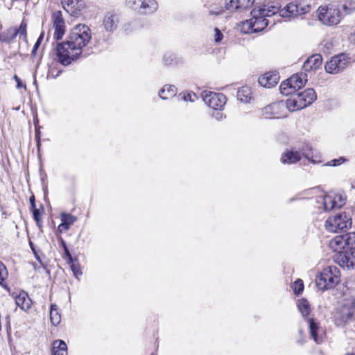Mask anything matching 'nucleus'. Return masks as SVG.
Returning a JSON list of instances; mask_svg holds the SVG:
<instances>
[{"label": "nucleus", "instance_id": "nucleus-1", "mask_svg": "<svg viewBox=\"0 0 355 355\" xmlns=\"http://www.w3.org/2000/svg\"><path fill=\"white\" fill-rule=\"evenodd\" d=\"M311 5L306 0H295L288 3L283 8L275 6H263L254 8L251 11L252 18L242 24V31L245 33H258L263 31L268 24L266 17L279 13V15L291 20L311 11Z\"/></svg>", "mask_w": 355, "mask_h": 355}, {"label": "nucleus", "instance_id": "nucleus-2", "mask_svg": "<svg viewBox=\"0 0 355 355\" xmlns=\"http://www.w3.org/2000/svg\"><path fill=\"white\" fill-rule=\"evenodd\" d=\"M91 38V31L87 26L78 24L73 27L67 40L57 45L56 56L58 62L64 66L71 64L79 57Z\"/></svg>", "mask_w": 355, "mask_h": 355}, {"label": "nucleus", "instance_id": "nucleus-3", "mask_svg": "<svg viewBox=\"0 0 355 355\" xmlns=\"http://www.w3.org/2000/svg\"><path fill=\"white\" fill-rule=\"evenodd\" d=\"M286 100V107L290 112L302 110L313 103L317 98L313 89L309 88L304 91L294 92Z\"/></svg>", "mask_w": 355, "mask_h": 355}, {"label": "nucleus", "instance_id": "nucleus-4", "mask_svg": "<svg viewBox=\"0 0 355 355\" xmlns=\"http://www.w3.org/2000/svg\"><path fill=\"white\" fill-rule=\"evenodd\" d=\"M340 273L336 266H327L317 275L316 286L318 289L324 291L335 287L340 280Z\"/></svg>", "mask_w": 355, "mask_h": 355}, {"label": "nucleus", "instance_id": "nucleus-5", "mask_svg": "<svg viewBox=\"0 0 355 355\" xmlns=\"http://www.w3.org/2000/svg\"><path fill=\"white\" fill-rule=\"evenodd\" d=\"M355 318V299L345 300L337 309L334 314L335 324L337 326H345L352 322Z\"/></svg>", "mask_w": 355, "mask_h": 355}, {"label": "nucleus", "instance_id": "nucleus-6", "mask_svg": "<svg viewBox=\"0 0 355 355\" xmlns=\"http://www.w3.org/2000/svg\"><path fill=\"white\" fill-rule=\"evenodd\" d=\"M319 20L324 25H337L341 20L338 8L333 4L320 6L317 10Z\"/></svg>", "mask_w": 355, "mask_h": 355}, {"label": "nucleus", "instance_id": "nucleus-7", "mask_svg": "<svg viewBox=\"0 0 355 355\" xmlns=\"http://www.w3.org/2000/svg\"><path fill=\"white\" fill-rule=\"evenodd\" d=\"M307 81V75L304 72L295 73L281 83L279 91L282 95L289 96L297 92Z\"/></svg>", "mask_w": 355, "mask_h": 355}, {"label": "nucleus", "instance_id": "nucleus-8", "mask_svg": "<svg viewBox=\"0 0 355 355\" xmlns=\"http://www.w3.org/2000/svg\"><path fill=\"white\" fill-rule=\"evenodd\" d=\"M351 225V218L345 213H340L329 216L325 221L324 227L327 231L336 233L349 228Z\"/></svg>", "mask_w": 355, "mask_h": 355}, {"label": "nucleus", "instance_id": "nucleus-9", "mask_svg": "<svg viewBox=\"0 0 355 355\" xmlns=\"http://www.w3.org/2000/svg\"><path fill=\"white\" fill-rule=\"evenodd\" d=\"M286 102L278 101L271 103L261 110V114L266 119H282L287 116Z\"/></svg>", "mask_w": 355, "mask_h": 355}, {"label": "nucleus", "instance_id": "nucleus-10", "mask_svg": "<svg viewBox=\"0 0 355 355\" xmlns=\"http://www.w3.org/2000/svg\"><path fill=\"white\" fill-rule=\"evenodd\" d=\"M329 246L334 251H340L346 247L355 249V232L336 236L330 241Z\"/></svg>", "mask_w": 355, "mask_h": 355}, {"label": "nucleus", "instance_id": "nucleus-11", "mask_svg": "<svg viewBox=\"0 0 355 355\" xmlns=\"http://www.w3.org/2000/svg\"><path fill=\"white\" fill-rule=\"evenodd\" d=\"M201 96L205 104L215 110H221L227 102L226 96L221 93L203 91Z\"/></svg>", "mask_w": 355, "mask_h": 355}, {"label": "nucleus", "instance_id": "nucleus-12", "mask_svg": "<svg viewBox=\"0 0 355 355\" xmlns=\"http://www.w3.org/2000/svg\"><path fill=\"white\" fill-rule=\"evenodd\" d=\"M350 63V58L346 54H340L333 57L325 64L327 73L336 74L345 69Z\"/></svg>", "mask_w": 355, "mask_h": 355}, {"label": "nucleus", "instance_id": "nucleus-13", "mask_svg": "<svg viewBox=\"0 0 355 355\" xmlns=\"http://www.w3.org/2000/svg\"><path fill=\"white\" fill-rule=\"evenodd\" d=\"M127 3L129 8L142 15L153 13L158 8L155 0H128Z\"/></svg>", "mask_w": 355, "mask_h": 355}, {"label": "nucleus", "instance_id": "nucleus-14", "mask_svg": "<svg viewBox=\"0 0 355 355\" xmlns=\"http://www.w3.org/2000/svg\"><path fill=\"white\" fill-rule=\"evenodd\" d=\"M321 202L323 205V209L325 211H331L333 209L340 208L344 205V201L340 194L331 193L320 197Z\"/></svg>", "mask_w": 355, "mask_h": 355}, {"label": "nucleus", "instance_id": "nucleus-15", "mask_svg": "<svg viewBox=\"0 0 355 355\" xmlns=\"http://www.w3.org/2000/svg\"><path fill=\"white\" fill-rule=\"evenodd\" d=\"M336 257V262L340 266L347 269L355 268V249H349V250L341 252Z\"/></svg>", "mask_w": 355, "mask_h": 355}, {"label": "nucleus", "instance_id": "nucleus-16", "mask_svg": "<svg viewBox=\"0 0 355 355\" xmlns=\"http://www.w3.org/2000/svg\"><path fill=\"white\" fill-rule=\"evenodd\" d=\"M254 0H225V8L230 12H243L249 10Z\"/></svg>", "mask_w": 355, "mask_h": 355}, {"label": "nucleus", "instance_id": "nucleus-17", "mask_svg": "<svg viewBox=\"0 0 355 355\" xmlns=\"http://www.w3.org/2000/svg\"><path fill=\"white\" fill-rule=\"evenodd\" d=\"M63 8L71 15H76L85 8L83 0H62Z\"/></svg>", "mask_w": 355, "mask_h": 355}, {"label": "nucleus", "instance_id": "nucleus-18", "mask_svg": "<svg viewBox=\"0 0 355 355\" xmlns=\"http://www.w3.org/2000/svg\"><path fill=\"white\" fill-rule=\"evenodd\" d=\"M53 27L55 28L54 37L60 40L65 33L64 21L60 12L54 13L53 15Z\"/></svg>", "mask_w": 355, "mask_h": 355}, {"label": "nucleus", "instance_id": "nucleus-19", "mask_svg": "<svg viewBox=\"0 0 355 355\" xmlns=\"http://www.w3.org/2000/svg\"><path fill=\"white\" fill-rule=\"evenodd\" d=\"M279 76L275 71L268 72L259 78V83L264 87L270 88L276 85Z\"/></svg>", "mask_w": 355, "mask_h": 355}, {"label": "nucleus", "instance_id": "nucleus-20", "mask_svg": "<svg viewBox=\"0 0 355 355\" xmlns=\"http://www.w3.org/2000/svg\"><path fill=\"white\" fill-rule=\"evenodd\" d=\"M322 63V58L320 54H315L309 57L304 63L303 70L305 72L315 71L319 69Z\"/></svg>", "mask_w": 355, "mask_h": 355}, {"label": "nucleus", "instance_id": "nucleus-21", "mask_svg": "<svg viewBox=\"0 0 355 355\" xmlns=\"http://www.w3.org/2000/svg\"><path fill=\"white\" fill-rule=\"evenodd\" d=\"M15 303L24 311H28L32 306V300L25 291H21L17 295Z\"/></svg>", "mask_w": 355, "mask_h": 355}, {"label": "nucleus", "instance_id": "nucleus-22", "mask_svg": "<svg viewBox=\"0 0 355 355\" xmlns=\"http://www.w3.org/2000/svg\"><path fill=\"white\" fill-rule=\"evenodd\" d=\"M301 159V154L298 151L286 150L281 157V162L284 164H292Z\"/></svg>", "mask_w": 355, "mask_h": 355}, {"label": "nucleus", "instance_id": "nucleus-23", "mask_svg": "<svg viewBox=\"0 0 355 355\" xmlns=\"http://www.w3.org/2000/svg\"><path fill=\"white\" fill-rule=\"evenodd\" d=\"M309 328L310 331V335L311 338L314 340L316 343H320L322 342V338L319 336L320 327L317 322H315L313 319H309Z\"/></svg>", "mask_w": 355, "mask_h": 355}, {"label": "nucleus", "instance_id": "nucleus-24", "mask_svg": "<svg viewBox=\"0 0 355 355\" xmlns=\"http://www.w3.org/2000/svg\"><path fill=\"white\" fill-rule=\"evenodd\" d=\"M104 27L107 31H114L118 24V19L116 15H107L105 17L103 21Z\"/></svg>", "mask_w": 355, "mask_h": 355}, {"label": "nucleus", "instance_id": "nucleus-25", "mask_svg": "<svg viewBox=\"0 0 355 355\" xmlns=\"http://www.w3.org/2000/svg\"><path fill=\"white\" fill-rule=\"evenodd\" d=\"M302 151L304 157L311 162L315 164L320 162L319 160L320 156L318 154H314L311 146L306 145L302 148Z\"/></svg>", "mask_w": 355, "mask_h": 355}, {"label": "nucleus", "instance_id": "nucleus-26", "mask_svg": "<svg viewBox=\"0 0 355 355\" xmlns=\"http://www.w3.org/2000/svg\"><path fill=\"white\" fill-rule=\"evenodd\" d=\"M177 93L176 88L173 85H164L159 91V96L162 99H168L175 96Z\"/></svg>", "mask_w": 355, "mask_h": 355}, {"label": "nucleus", "instance_id": "nucleus-27", "mask_svg": "<svg viewBox=\"0 0 355 355\" xmlns=\"http://www.w3.org/2000/svg\"><path fill=\"white\" fill-rule=\"evenodd\" d=\"M54 355H67V347L62 340H55L53 343Z\"/></svg>", "mask_w": 355, "mask_h": 355}, {"label": "nucleus", "instance_id": "nucleus-28", "mask_svg": "<svg viewBox=\"0 0 355 355\" xmlns=\"http://www.w3.org/2000/svg\"><path fill=\"white\" fill-rule=\"evenodd\" d=\"M237 98L243 103H248L252 98V92L248 87H242L237 92Z\"/></svg>", "mask_w": 355, "mask_h": 355}, {"label": "nucleus", "instance_id": "nucleus-29", "mask_svg": "<svg viewBox=\"0 0 355 355\" xmlns=\"http://www.w3.org/2000/svg\"><path fill=\"white\" fill-rule=\"evenodd\" d=\"M297 308L303 317L308 316L311 312L310 304L305 299L298 300Z\"/></svg>", "mask_w": 355, "mask_h": 355}, {"label": "nucleus", "instance_id": "nucleus-30", "mask_svg": "<svg viewBox=\"0 0 355 355\" xmlns=\"http://www.w3.org/2000/svg\"><path fill=\"white\" fill-rule=\"evenodd\" d=\"M50 319L51 323L55 326L58 325L61 321V316L58 311V306L55 304L51 305Z\"/></svg>", "mask_w": 355, "mask_h": 355}, {"label": "nucleus", "instance_id": "nucleus-31", "mask_svg": "<svg viewBox=\"0 0 355 355\" xmlns=\"http://www.w3.org/2000/svg\"><path fill=\"white\" fill-rule=\"evenodd\" d=\"M17 35V28H9L6 32L0 34V40L3 42H9L12 40Z\"/></svg>", "mask_w": 355, "mask_h": 355}, {"label": "nucleus", "instance_id": "nucleus-32", "mask_svg": "<svg viewBox=\"0 0 355 355\" xmlns=\"http://www.w3.org/2000/svg\"><path fill=\"white\" fill-rule=\"evenodd\" d=\"M77 220V218L70 214L62 213L61 214V221L64 222L68 226H71Z\"/></svg>", "mask_w": 355, "mask_h": 355}, {"label": "nucleus", "instance_id": "nucleus-33", "mask_svg": "<svg viewBox=\"0 0 355 355\" xmlns=\"http://www.w3.org/2000/svg\"><path fill=\"white\" fill-rule=\"evenodd\" d=\"M8 273L6 266L3 265L2 262L0 261V284L6 287L5 284H3L4 280L8 277Z\"/></svg>", "mask_w": 355, "mask_h": 355}, {"label": "nucleus", "instance_id": "nucleus-34", "mask_svg": "<svg viewBox=\"0 0 355 355\" xmlns=\"http://www.w3.org/2000/svg\"><path fill=\"white\" fill-rule=\"evenodd\" d=\"M315 190V189H309L305 190L303 192L298 193L295 198H291L290 200L292 201L293 200L304 199L307 196L312 194Z\"/></svg>", "mask_w": 355, "mask_h": 355}, {"label": "nucleus", "instance_id": "nucleus-35", "mask_svg": "<svg viewBox=\"0 0 355 355\" xmlns=\"http://www.w3.org/2000/svg\"><path fill=\"white\" fill-rule=\"evenodd\" d=\"M164 62L166 65H171L176 63V58L172 53H166L164 56Z\"/></svg>", "mask_w": 355, "mask_h": 355}, {"label": "nucleus", "instance_id": "nucleus-36", "mask_svg": "<svg viewBox=\"0 0 355 355\" xmlns=\"http://www.w3.org/2000/svg\"><path fill=\"white\" fill-rule=\"evenodd\" d=\"M294 293L296 294L300 293L304 290L303 282L301 279H297L294 282L293 286Z\"/></svg>", "mask_w": 355, "mask_h": 355}, {"label": "nucleus", "instance_id": "nucleus-37", "mask_svg": "<svg viewBox=\"0 0 355 355\" xmlns=\"http://www.w3.org/2000/svg\"><path fill=\"white\" fill-rule=\"evenodd\" d=\"M67 254L69 255V259L71 261V265H70V267H71V270L73 271V275L76 276V277H78L79 275H81L82 272H80V269H79V266L78 264L73 263L72 261V258L70 256L69 252H67Z\"/></svg>", "mask_w": 355, "mask_h": 355}, {"label": "nucleus", "instance_id": "nucleus-38", "mask_svg": "<svg viewBox=\"0 0 355 355\" xmlns=\"http://www.w3.org/2000/svg\"><path fill=\"white\" fill-rule=\"evenodd\" d=\"M214 40L216 43H220L223 38V33H221V31L218 28H215L214 30Z\"/></svg>", "mask_w": 355, "mask_h": 355}, {"label": "nucleus", "instance_id": "nucleus-39", "mask_svg": "<svg viewBox=\"0 0 355 355\" xmlns=\"http://www.w3.org/2000/svg\"><path fill=\"white\" fill-rule=\"evenodd\" d=\"M345 159L343 157H339L338 159H334L329 162L326 165L330 166H337L345 162Z\"/></svg>", "mask_w": 355, "mask_h": 355}, {"label": "nucleus", "instance_id": "nucleus-40", "mask_svg": "<svg viewBox=\"0 0 355 355\" xmlns=\"http://www.w3.org/2000/svg\"><path fill=\"white\" fill-rule=\"evenodd\" d=\"M26 26L27 24L24 21H22L19 27L17 28V34H19L20 36H23L26 37Z\"/></svg>", "mask_w": 355, "mask_h": 355}, {"label": "nucleus", "instance_id": "nucleus-41", "mask_svg": "<svg viewBox=\"0 0 355 355\" xmlns=\"http://www.w3.org/2000/svg\"><path fill=\"white\" fill-rule=\"evenodd\" d=\"M348 7L349 8L350 11H347V13H349L351 11L355 10V1H352V0L346 1L343 6V10H347L348 9Z\"/></svg>", "mask_w": 355, "mask_h": 355}, {"label": "nucleus", "instance_id": "nucleus-42", "mask_svg": "<svg viewBox=\"0 0 355 355\" xmlns=\"http://www.w3.org/2000/svg\"><path fill=\"white\" fill-rule=\"evenodd\" d=\"M196 98V96L193 93L184 94L182 96V99L184 101L193 102Z\"/></svg>", "mask_w": 355, "mask_h": 355}, {"label": "nucleus", "instance_id": "nucleus-43", "mask_svg": "<svg viewBox=\"0 0 355 355\" xmlns=\"http://www.w3.org/2000/svg\"><path fill=\"white\" fill-rule=\"evenodd\" d=\"M33 218L36 221L37 225H40V223L41 222V218H40L41 212H40V211L38 209H36V208L33 209Z\"/></svg>", "mask_w": 355, "mask_h": 355}, {"label": "nucleus", "instance_id": "nucleus-44", "mask_svg": "<svg viewBox=\"0 0 355 355\" xmlns=\"http://www.w3.org/2000/svg\"><path fill=\"white\" fill-rule=\"evenodd\" d=\"M213 116L218 121H220L225 118V115L220 112V110H216V112L213 113Z\"/></svg>", "mask_w": 355, "mask_h": 355}, {"label": "nucleus", "instance_id": "nucleus-45", "mask_svg": "<svg viewBox=\"0 0 355 355\" xmlns=\"http://www.w3.org/2000/svg\"><path fill=\"white\" fill-rule=\"evenodd\" d=\"M13 78L17 82V89H20L21 87H24V89L26 88V85H23L22 82L20 80V78L17 75H15Z\"/></svg>", "mask_w": 355, "mask_h": 355}, {"label": "nucleus", "instance_id": "nucleus-46", "mask_svg": "<svg viewBox=\"0 0 355 355\" xmlns=\"http://www.w3.org/2000/svg\"><path fill=\"white\" fill-rule=\"evenodd\" d=\"M61 73V71H58L56 74H54V69L52 66H50V68L49 69L48 76H52L53 78H55L59 76V74Z\"/></svg>", "mask_w": 355, "mask_h": 355}, {"label": "nucleus", "instance_id": "nucleus-47", "mask_svg": "<svg viewBox=\"0 0 355 355\" xmlns=\"http://www.w3.org/2000/svg\"><path fill=\"white\" fill-rule=\"evenodd\" d=\"M69 229V226L65 224L64 222L62 223L58 226V230L60 232H62L63 231L68 230Z\"/></svg>", "mask_w": 355, "mask_h": 355}, {"label": "nucleus", "instance_id": "nucleus-48", "mask_svg": "<svg viewBox=\"0 0 355 355\" xmlns=\"http://www.w3.org/2000/svg\"><path fill=\"white\" fill-rule=\"evenodd\" d=\"M209 14L210 15H220V14H222V9L221 8H218V9H217L216 10H209Z\"/></svg>", "mask_w": 355, "mask_h": 355}, {"label": "nucleus", "instance_id": "nucleus-49", "mask_svg": "<svg viewBox=\"0 0 355 355\" xmlns=\"http://www.w3.org/2000/svg\"><path fill=\"white\" fill-rule=\"evenodd\" d=\"M30 202H31V207L33 209H35V197H34V196H31V198H30Z\"/></svg>", "mask_w": 355, "mask_h": 355}, {"label": "nucleus", "instance_id": "nucleus-50", "mask_svg": "<svg viewBox=\"0 0 355 355\" xmlns=\"http://www.w3.org/2000/svg\"><path fill=\"white\" fill-rule=\"evenodd\" d=\"M41 38H42V35L39 37V39L37 40V42L35 43V46H34V48H33V49L32 51L33 53H34L36 51V49H37V46H38V45L40 44V40Z\"/></svg>", "mask_w": 355, "mask_h": 355}, {"label": "nucleus", "instance_id": "nucleus-51", "mask_svg": "<svg viewBox=\"0 0 355 355\" xmlns=\"http://www.w3.org/2000/svg\"><path fill=\"white\" fill-rule=\"evenodd\" d=\"M131 26V24H125V25L124 26V30H125V32H128V27H129V26Z\"/></svg>", "mask_w": 355, "mask_h": 355}, {"label": "nucleus", "instance_id": "nucleus-52", "mask_svg": "<svg viewBox=\"0 0 355 355\" xmlns=\"http://www.w3.org/2000/svg\"><path fill=\"white\" fill-rule=\"evenodd\" d=\"M351 188L355 189V180L351 182Z\"/></svg>", "mask_w": 355, "mask_h": 355}, {"label": "nucleus", "instance_id": "nucleus-53", "mask_svg": "<svg viewBox=\"0 0 355 355\" xmlns=\"http://www.w3.org/2000/svg\"><path fill=\"white\" fill-rule=\"evenodd\" d=\"M345 355H355V354H347Z\"/></svg>", "mask_w": 355, "mask_h": 355}]
</instances>
